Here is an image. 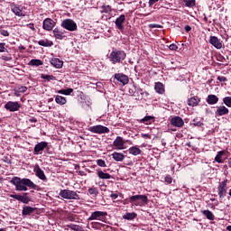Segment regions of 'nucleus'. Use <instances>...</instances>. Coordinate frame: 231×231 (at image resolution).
Returning <instances> with one entry per match:
<instances>
[{
	"instance_id": "f257e3e1",
	"label": "nucleus",
	"mask_w": 231,
	"mask_h": 231,
	"mask_svg": "<svg viewBox=\"0 0 231 231\" xmlns=\"http://www.w3.org/2000/svg\"><path fill=\"white\" fill-rule=\"evenodd\" d=\"M11 183L12 185H14L15 190H18L19 192H26L28 188L33 189V190H42L39 185L33 183L32 180L26 178L21 179L20 177H14L11 180Z\"/></svg>"
},
{
	"instance_id": "f03ea898",
	"label": "nucleus",
	"mask_w": 231,
	"mask_h": 231,
	"mask_svg": "<svg viewBox=\"0 0 231 231\" xmlns=\"http://www.w3.org/2000/svg\"><path fill=\"white\" fill-rule=\"evenodd\" d=\"M125 57H127L125 51H118L116 49L112 51L109 55L110 62H112V64H120L122 60H125Z\"/></svg>"
},
{
	"instance_id": "7ed1b4c3",
	"label": "nucleus",
	"mask_w": 231,
	"mask_h": 231,
	"mask_svg": "<svg viewBox=\"0 0 231 231\" xmlns=\"http://www.w3.org/2000/svg\"><path fill=\"white\" fill-rule=\"evenodd\" d=\"M129 203L135 205V207H145L149 204V199L147 195H134L130 197Z\"/></svg>"
},
{
	"instance_id": "20e7f679",
	"label": "nucleus",
	"mask_w": 231,
	"mask_h": 231,
	"mask_svg": "<svg viewBox=\"0 0 231 231\" xmlns=\"http://www.w3.org/2000/svg\"><path fill=\"white\" fill-rule=\"evenodd\" d=\"M29 194L30 193L28 192H23L22 194H11L9 197L13 198V199L20 201L21 203H23L24 205H28V203L32 201V198L29 196Z\"/></svg>"
},
{
	"instance_id": "39448f33",
	"label": "nucleus",
	"mask_w": 231,
	"mask_h": 231,
	"mask_svg": "<svg viewBox=\"0 0 231 231\" xmlns=\"http://www.w3.org/2000/svg\"><path fill=\"white\" fill-rule=\"evenodd\" d=\"M60 196L64 199H80V196L77 194V191L69 189H61L60 192Z\"/></svg>"
},
{
	"instance_id": "423d86ee",
	"label": "nucleus",
	"mask_w": 231,
	"mask_h": 231,
	"mask_svg": "<svg viewBox=\"0 0 231 231\" xmlns=\"http://www.w3.org/2000/svg\"><path fill=\"white\" fill-rule=\"evenodd\" d=\"M61 27L69 32H75L77 31V23L71 19H65L61 23Z\"/></svg>"
},
{
	"instance_id": "0eeeda50",
	"label": "nucleus",
	"mask_w": 231,
	"mask_h": 231,
	"mask_svg": "<svg viewBox=\"0 0 231 231\" xmlns=\"http://www.w3.org/2000/svg\"><path fill=\"white\" fill-rule=\"evenodd\" d=\"M5 109H6V111H10L11 113H15V111H19V109H21V104H19L17 101H8L5 105Z\"/></svg>"
},
{
	"instance_id": "6e6552de",
	"label": "nucleus",
	"mask_w": 231,
	"mask_h": 231,
	"mask_svg": "<svg viewBox=\"0 0 231 231\" xmlns=\"http://www.w3.org/2000/svg\"><path fill=\"white\" fill-rule=\"evenodd\" d=\"M88 131H90L91 133H96L97 134H105L109 133V128L101 125H97L95 126H91Z\"/></svg>"
},
{
	"instance_id": "1a4fd4ad",
	"label": "nucleus",
	"mask_w": 231,
	"mask_h": 231,
	"mask_svg": "<svg viewBox=\"0 0 231 231\" xmlns=\"http://www.w3.org/2000/svg\"><path fill=\"white\" fill-rule=\"evenodd\" d=\"M106 216H107V212L94 211L91 213L90 217H88V221H95V220L102 221V219H104Z\"/></svg>"
},
{
	"instance_id": "9d476101",
	"label": "nucleus",
	"mask_w": 231,
	"mask_h": 231,
	"mask_svg": "<svg viewBox=\"0 0 231 231\" xmlns=\"http://www.w3.org/2000/svg\"><path fill=\"white\" fill-rule=\"evenodd\" d=\"M56 24H57V23H55V21H53V19L46 18L43 20L42 28L46 32H51V30H53V28H55Z\"/></svg>"
},
{
	"instance_id": "9b49d317",
	"label": "nucleus",
	"mask_w": 231,
	"mask_h": 231,
	"mask_svg": "<svg viewBox=\"0 0 231 231\" xmlns=\"http://www.w3.org/2000/svg\"><path fill=\"white\" fill-rule=\"evenodd\" d=\"M226 183H228V180H223L218 184L217 192L220 199L226 196Z\"/></svg>"
},
{
	"instance_id": "f8f14e48",
	"label": "nucleus",
	"mask_w": 231,
	"mask_h": 231,
	"mask_svg": "<svg viewBox=\"0 0 231 231\" xmlns=\"http://www.w3.org/2000/svg\"><path fill=\"white\" fill-rule=\"evenodd\" d=\"M48 149V143L41 142L34 146L33 154H42V151Z\"/></svg>"
},
{
	"instance_id": "ddd939ff",
	"label": "nucleus",
	"mask_w": 231,
	"mask_h": 231,
	"mask_svg": "<svg viewBox=\"0 0 231 231\" xmlns=\"http://www.w3.org/2000/svg\"><path fill=\"white\" fill-rule=\"evenodd\" d=\"M115 79H116V80H117V82H121V84H123V86L129 84V77H127L124 73H116Z\"/></svg>"
},
{
	"instance_id": "4468645a",
	"label": "nucleus",
	"mask_w": 231,
	"mask_h": 231,
	"mask_svg": "<svg viewBox=\"0 0 231 231\" xmlns=\"http://www.w3.org/2000/svg\"><path fill=\"white\" fill-rule=\"evenodd\" d=\"M209 44H212V46H214V48H217V50H221V48H223V43L221 42V40H219L216 36H210Z\"/></svg>"
},
{
	"instance_id": "2eb2a0df",
	"label": "nucleus",
	"mask_w": 231,
	"mask_h": 231,
	"mask_svg": "<svg viewBox=\"0 0 231 231\" xmlns=\"http://www.w3.org/2000/svg\"><path fill=\"white\" fill-rule=\"evenodd\" d=\"M125 23V14H121L119 17L116 19L115 24L117 30L122 32L124 30V23Z\"/></svg>"
},
{
	"instance_id": "dca6fc26",
	"label": "nucleus",
	"mask_w": 231,
	"mask_h": 231,
	"mask_svg": "<svg viewBox=\"0 0 231 231\" xmlns=\"http://www.w3.org/2000/svg\"><path fill=\"white\" fill-rule=\"evenodd\" d=\"M171 125H174V127H183V125H185V122L180 116L172 117L171 120Z\"/></svg>"
},
{
	"instance_id": "f3484780",
	"label": "nucleus",
	"mask_w": 231,
	"mask_h": 231,
	"mask_svg": "<svg viewBox=\"0 0 231 231\" xmlns=\"http://www.w3.org/2000/svg\"><path fill=\"white\" fill-rule=\"evenodd\" d=\"M230 111L226 106H217V111L215 112L216 116H225V115H228Z\"/></svg>"
},
{
	"instance_id": "a211bd4d",
	"label": "nucleus",
	"mask_w": 231,
	"mask_h": 231,
	"mask_svg": "<svg viewBox=\"0 0 231 231\" xmlns=\"http://www.w3.org/2000/svg\"><path fill=\"white\" fill-rule=\"evenodd\" d=\"M33 171L37 178H39V180H42V181H46V175L44 174V171L41 169L39 165H36Z\"/></svg>"
},
{
	"instance_id": "6ab92c4d",
	"label": "nucleus",
	"mask_w": 231,
	"mask_h": 231,
	"mask_svg": "<svg viewBox=\"0 0 231 231\" xmlns=\"http://www.w3.org/2000/svg\"><path fill=\"white\" fill-rule=\"evenodd\" d=\"M28 88L26 86L18 85L14 88V97H21V93H26Z\"/></svg>"
},
{
	"instance_id": "aec40b11",
	"label": "nucleus",
	"mask_w": 231,
	"mask_h": 231,
	"mask_svg": "<svg viewBox=\"0 0 231 231\" xmlns=\"http://www.w3.org/2000/svg\"><path fill=\"white\" fill-rule=\"evenodd\" d=\"M36 210H37V208L24 206L22 210V216H32V214H33Z\"/></svg>"
},
{
	"instance_id": "412c9836",
	"label": "nucleus",
	"mask_w": 231,
	"mask_h": 231,
	"mask_svg": "<svg viewBox=\"0 0 231 231\" xmlns=\"http://www.w3.org/2000/svg\"><path fill=\"white\" fill-rule=\"evenodd\" d=\"M206 102L209 105V106H214L216 104H217V102H219V97H217V96L216 95H208Z\"/></svg>"
},
{
	"instance_id": "4be33fe9",
	"label": "nucleus",
	"mask_w": 231,
	"mask_h": 231,
	"mask_svg": "<svg viewBox=\"0 0 231 231\" xmlns=\"http://www.w3.org/2000/svg\"><path fill=\"white\" fill-rule=\"evenodd\" d=\"M11 11L13 14H14V15H17V17L24 16V14H23V9H20V7L14 4L11 5Z\"/></svg>"
},
{
	"instance_id": "5701e85b",
	"label": "nucleus",
	"mask_w": 231,
	"mask_h": 231,
	"mask_svg": "<svg viewBox=\"0 0 231 231\" xmlns=\"http://www.w3.org/2000/svg\"><path fill=\"white\" fill-rule=\"evenodd\" d=\"M124 138L117 136L116 140L114 141V146L116 147L119 151H122L124 149Z\"/></svg>"
},
{
	"instance_id": "b1692460",
	"label": "nucleus",
	"mask_w": 231,
	"mask_h": 231,
	"mask_svg": "<svg viewBox=\"0 0 231 231\" xmlns=\"http://www.w3.org/2000/svg\"><path fill=\"white\" fill-rule=\"evenodd\" d=\"M51 64L54 68H57V69H60V68H62V66L64 65V62L60 60L59 58H52L51 60Z\"/></svg>"
},
{
	"instance_id": "393cba45",
	"label": "nucleus",
	"mask_w": 231,
	"mask_h": 231,
	"mask_svg": "<svg viewBox=\"0 0 231 231\" xmlns=\"http://www.w3.org/2000/svg\"><path fill=\"white\" fill-rule=\"evenodd\" d=\"M154 89L159 95H163V93H165V86H163L162 82L155 83Z\"/></svg>"
},
{
	"instance_id": "a878e982",
	"label": "nucleus",
	"mask_w": 231,
	"mask_h": 231,
	"mask_svg": "<svg viewBox=\"0 0 231 231\" xmlns=\"http://www.w3.org/2000/svg\"><path fill=\"white\" fill-rule=\"evenodd\" d=\"M39 46H43V48H51L53 46V42L44 39V40H40L38 42Z\"/></svg>"
},
{
	"instance_id": "bb28decb",
	"label": "nucleus",
	"mask_w": 231,
	"mask_h": 231,
	"mask_svg": "<svg viewBox=\"0 0 231 231\" xmlns=\"http://www.w3.org/2000/svg\"><path fill=\"white\" fill-rule=\"evenodd\" d=\"M112 158L115 160V162H124L125 155H124V153L114 152L112 153Z\"/></svg>"
},
{
	"instance_id": "cd10ccee",
	"label": "nucleus",
	"mask_w": 231,
	"mask_h": 231,
	"mask_svg": "<svg viewBox=\"0 0 231 231\" xmlns=\"http://www.w3.org/2000/svg\"><path fill=\"white\" fill-rule=\"evenodd\" d=\"M53 35L55 39H58L59 41H62V39H64V32L57 27L53 30Z\"/></svg>"
},
{
	"instance_id": "c85d7f7f",
	"label": "nucleus",
	"mask_w": 231,
	"mask_h": 231,
	"mask_svg": "<svg viewBox=\"0 0 231 231\" xmlns=\"http://www.w3.org/2000/svg\"><path fill=\"white\" fill-rule=\"evenodd\" d=\"M128 152L133 156H138V154H142V150H140V148L137 146H133L128 149Z\"/></svg>"
},
{
	"instance_id": "c756f323",
	"label": "nucleus",
	"mask_w": 231,
	"mask_h": 231,
	"mask_svg": "<svg viewBox=\"0 0 231 231\" xmlns=\"http://www.w3.org/2000/svg\"><path fill=\"white\" fill-rule=\"evenodd\" d=\"M225 154H226V151H219L217 152V156L215 157V162H217V163H223V156H225Z\"/></svg>"
},
{
	"instance_id": "7c9ffc66",
	"label": "nucleus",
	"mask_w": 231,
	"mask_h": 231,
	"mask_svg": "<svg viewBox=\"0 0 231 231\" xmlns=\"http://www.w3.org/2000/svg\"><path fill=\"white\" fill-rule=\"evenodd\" d=\"M138 215L135 212L126 213L123 216V219H126L127 221H133V219H136Z\"/></svg>"
},
{
	"instance_id": "2f4dec72",
	"label": "nucleus",
	"mask_w": 231,
	"mask_h": 231,
	"mask_svg": "<svg viewBox=\"0 0 231 231\" xmlns=\"http://www.w3.org/2000/svg\"><path fill=\"white\" fill-rule=\"evenodd\" d=\"M97 176L100 178V180H111V174L106 173L102 171H97Z\"/></svg>"
},
{
	"instance_id": "473e14b6",
	"label": "nucleus",
	"mask_w": 231,
	"mask_h": 231,
	"mask_svg": "<svg viewBox=\"0 0 231 231\" xmlns=\"http://www.w3.org/2000/svg\"><path fill=\"white\" fill-rule=\"evenodd\" d=\"M202 214L203 216H205L207 217V219H208L209 221H214V214L211 213L210 210L206 209V210H202Z\"/></svg>"
},
{
	"instance_id": "72a5a7b5",
	"label": "nucleus",
	"mask_w": 231,
	"mask_h": 231,
	"mask_svg": "<svg viewBox=\"0 0 231 231\" xmlns=\"http://www.w3.org/2000/svg\"><path fill=\"white\" fill-rule=\"evenodd\" d=\"M55 102H56V104H59L60 106H64V104H66L67 100H66V97H64L62 96H56Z\"/></svg>"
},
{
	"instance_id": "f704fd0d",
	"label": "nucleus",
	"mask_w": 231,
	"mask_h": 231,
	"mask_svg": "<svg viewBox=\"0 0 231 231\" xmlns=\"http://www.w3.org/2000/svg\"><path fill=\"white\" fill-rule=\"evenodd\" d=\"M199 104V101H198V98L196 97H191L188 99V106H191V107H196Z\"/></svg>"
},
{
	"instance_id": "c9c22d12",
	"label": "nucleus",
	"mask_w": 231,
	"mask_h": 231,
	"mask_svg": "<svg viewBox=\"0 0 231 231\" xmlns=\"http://www.w3.org/2000/svg\"><path fill=\"white\" fill-rule=\"evenodd\" d=\"M152 120H154V116H144L141 122H143V124H146V125H149V124H152Z\"/></svg>"
},
{
	"instance_id": "e433bc0d",
	"label": "nucleus",
	"mask_w": 231,
	"mask_h": 231,
	"mask_svg": "<svg viewBox=\"0 0 231 231\" xmlns=\"http://www.w3.org/2000/svg\"><path fill=\"white\" fill-rule=\"evenodd\" d=\"M128 93L131 97H134V93H136V85L130 84L128 86Z\"/></svg>"
},
{
	"instance_id": "4c0bfd02",
	"label": "nucleus",
	"mask_w": 231,
	"mask_h": 231,
	"mask_svg": "<svg viewBox=\"0 0 231 231\" xmlns=\"http://www.w3.org/2000/svg\"><path fill=\"white\" fill-rule=\"evenodd\" d=\"M88 193L90 196H93V198H97L98 196V189L95 187L89 188Z\"/></svg>"
},
{
	"instance_id": "58836bf2",
	"label": "nucleus",
	"mask_w": 231,
	"mask_h": 231,
	"mask_svg": "<svg viewBox=\"0 0 231 231\" xmlns=\"http://www.w3.org/2000/svg\"><path fill=\"white\" fill-rule=\"evenodd\" d=\"M42 60H31L29 62L30 66H42Z\"/></svg>"
},
{
	"instance_id": "ea45409f",
	"label": "nucleus",
	"mask_w": 231,
	"mask_h": 231,
	"mask_svg": "<svg viewBox=\"0 0 231 231\" xmlns=\"http://www.w3.org/2000/svg\"><path fill=\"white\" fill-rule=\"evenodd\" d=\"M60 95H71L73 93V88H65V89H60L58 91Z\"/></svg>"
},
{
	"instance_id": "a19ab883",
	"label": "nucleus",
	"mask_w": 231,
	"mask_h": 231,
	"mask_svg": "<svg viewBox=\"0 0 231 231\" xmlns=\"http://www.w3.org/2000/svg\"><path fill=\"white\" fill-rule=\"evenodd\" d=\"M41 79L43 80H48V82H50V80H56V78L53 75L42 74Z\"/></svg>"
},
{
	"instance_id": "79ce46f5",
	"label": "nucleus",
	"mask_w": 231,
	"mask_h": 231,
	"mask_svg": "<svg viewBox=\"0 0 231 231\" xmlns=\"http://www.w3.org/2000/svg\"><path fill=\"white\" fill-rule=\"evenodd\" d=\"M101 8V14H111V12L113 11L111 9V5H102Z\"/></svg>"
},
{
	"instance_id": "37998d69",
	"label": "nucleus",
	"mask_w": 231,
	"mask_h": 231,
	"mask_svg": "<svg viewBox=\"0 0 231 231\" xmlns=\"http://www.w3.org/2000/svg\"><path fill=\"white\" fill-rule=\"evenodd\" d=\"M186 6H188L189 8H192V6H195L196 5V0H183Z\"/></svg>"
},
{
	"instance_id": "c03bdc74",
	"label": "nucleus",
	"mask_w": 231,
	"mask_h": 231,
	"mask_svg": "<svg viewBox=\"0 0 231 231\" xmlns=\"http://www.w3.org/2000/svg\"><path fill=\"white\" fill-rule=\"evenodd\" d=\"M223 103L225 104V106H226L227 107H231V97H226L223 98Z\"/></svg>"
},
{
	"instance_id": "a18cd8bd",
	"label": "nucleus",
	"mask_w": 231,
	"mask_h": 231,
	"mask_svg": "<svg viewBox=\"0 0 231 231\" xmlns=\"http://www.w3.org/2000/svg\"><path fill=\"white\" fill-rule=\"evenodd\" d=\"M140 95H143V89L140 88V87L135 86V93L134 97H140Z\"/></svg>"
},
{
	"instance_id": "49530a36",
	"label": "nucleus",
	"mask_w": 231,
	"mask_h": 231,
	"mask_svg": "<svg viewBox=\"0 0 231 231\" xmlns=\"http://www.w3.org/2000/svg\"><path fill=\"white\" fill-rule=\"evenodd\" d=\"M69 228H70V230H74V231H79L80 230V226L79 225H75V224H70L67 226Z\"/></svg>"
},
{
	"instance_id": "de8ad7c7",
	"label": "nucleus",
	"mask_w": 231,
	"mask_h": 231,
	"mask_svg": "<svg viewBox=\"0 0 231 231\" xmlns=\"http://www.w3.org/2000/svg\"><path fill=\"white\" fill-rule=\"evenodd\" d=\"M97 165H98V167H107V165L106 164V161L102 159L97 160Z\"/></svg>"
},
{
	"instance_id": "09e8293b",
	"label": "nucleus",
	"mask_w": 231,
	"mask_h": 231,
	"mask_svg": "<svg viewBox=\"0 0 231 231\" xmlns=\"http://www.w3.org/2000/svg\"><path fill=\"white\" fill-rule=\"evenodd\" d=\"M192 125H195V127H201L203 125V123L201 121H198V119H193Z\"/></svg>"
},
{
	"instance_id": "8fccbe9b",
	"label": "nucleus",
	"mask_w": 231,
	"mask_h": 231,
	"mask_svg": "<svg viewBox=\"0 0 231 231\" xmlns=\"http://www.w3.org/2000/svg\"><path fill=\"white\" fill-rule=\"evenodd\" d=\"M5 46H6V43L5 42L0 43V53H5V51H8V50L5 48Z\"/></svg>"
},
{
	"instance_id": "3c124183",
	"label": "nucleus",
	"mask_w": 231,
	"mask_h": 231,
	"mask_svg": "<svg viewBox=\"0 0 231 231\" xmlns=\"http://www.w3.org/2000/svg\"><path fill=\"white\" fill-rule=\"evenodd\" d=\"M164 180H165L166 183H168L169 185H171V183H172V177L171 175H167Z\"/></svg>"
},
{
	"instance_id": "603ef678",
	"label": "nucleus",
	"mask_w": 231,
	"mask_h": 231,
	"mask_svg": "<svg viewBox=\"0 0 231 231\" xmlns=\"http://www.w3.org/2000/svg\"><path fill=\"white\" fill-rule=\"evenodd\" d=\"M0 34H2L4 37H8L10 32H8L6 30H0Z\"/></svg>"
},
{
	"instance_id": "864d4df0",
	"label": "nucleus",
	"mask_w": 231,
	"mask_h": 231,
	"mask_svg": "<svg viewBox=\"0 0 231 231\" xmlns=\"http://www.w3.org/2000/svg\"><path fill=\"white\" fill-rule=\"evenodd\" d=\"M217 80H219V82H226V77H225V76H218L217 78Z\"/></svg>"
},
{
	"instance_id": "5fc2aeb1",
	"label": "nucleus",
	"mask_w": 231,
	"mask_h": 231,
	"mask_svg": "<svg viewBox=\"0 0 231 231\" xmlns=\"http://www.w3.org/2000/svg\"><path fill=\"white\" fill-rule=\"evenodd\" d=\"M170 50H171V51H176V50H178V45L174 44V43H171L170 46H169Z\"/></svg>"
},
{
	"instance_id": "6e6d98bb",
	"label": "nucleus",
	"mask_w": 231,
	"mask_h": 231,
	"mask_svg": "<svg viewBox=\"0 0 231 231\" xmlns=\"http://www.w3.org/2000/svg\"><path fill=\"white\" fill-rule=\"evenodd\" d=\"M219 62H225V56L219 55L217 59Z\"/></svg>"
},
{
	"instance_id": "4d7b16f0",
	"label": "nucleus",
	"mask_w": 231,
	"mask_h": 231,
	"mask_svg": "<svg viewBox=\"0 0 231 231\" xmlns=\"http://www.w3.org/2000/svg\"><path fill=\"white\" fill-rule=\"evenodd\" d=\"M28 28H30V30H32V32H35V24L33 23H29L27 24Z\"/></svg>"
},
{
	"instance_id": "13d9d810",
	"label": "nucleus",
	"mask_w": 231,
	"mask_h": 231,
	"mask_svg": "<svg viewBox=\"0 0 231 231\" xmlns=\"http://www.w3.org/2000/svg\"><path fill=\"white\" fill-rule=\"evenodd\" d=\"M110 198H111L112 199H116V198H118V194H116V193H111Z\"/></svg>"
},
{
	"instance_id": "bf43d9fd",
	"label": "nucleus",
	"mask_w": 231,
	"mask_h": 231,
	"mask_svg": "<svg viewBox=\"0 0 231 231\" xmlns=\"http://www.w3.org/2000/svg\"><path fill=\"white\" fill-rule=\"evenodd\" d=\"M158 1L160 0H149V6H152V5H154V3H158Z\"/></svg>"
},
{
	"instance_id": "052dcab7",
	"label": "nucleus",
	"mask_w": 231,
	"mask_h": 231,
	"mask_svg": "<svg viewBox=\"0 0 231 231\" xmlns=\"http://www.w3.org/2000/svg\"><path fill=\"white\" fill-rule=\"evenodd\" d=\"M184 30H185V32H190V30H192V27H190V25H186L184 27Z\"/></svg>"
},
{
	"instance_id": "680f3d73",
	"label": "nucleus",
	"mask_w": 231,
	"mask_h": 231,
	"mask_svg": "<svg viewBox=\"0 0 231 231\" xmlns=\"http://www.w3.org/2000/svg\"><path fill=\"white\" fill-rule=\"evenodd\" d=\"M29 122H31V124H37V119L35 117H32L29 119Z\"/></svg>"
},
{
	"instance_id": "e2e57ef3",
	"label": "nucleus",
	"mask_w": 231,
	"mask_h": 231,
	"mask_svg": "<svg viewBox=\"0 0 231 231\" xmlns=\"http://www.w3.org/2000/svg\"><path fill=\"white\" fill-rule=\"evenodd\" d=\"M150 27L151 28H162V25L153 23V24H151Z\"/></svg>"
},
{
	"instance_id": "0e129e2a",
	"label": "nucleus",
	"mask_w": 231,
	"mask_h": 231,
	"mask_svg": "<svg viewBox=\"0 0 231 231\" xmlns=\"http://www.w3.org/2000/svg\"><path fill=\"white\" fill-rule=\"evenodd\" d=\"M227 165L231 169V157L227 160Z\"/></svg>"
},
{
	"instance_id": "69168bd1",
	"label": "nucleus",
	"mask_w": 231,
	"mask_h": 231,
	"mask_svg": "<svg viewBox=\"0 0 231 231\" xmlns=\"http://www.w3.org/2000/svg\"><path fill=\"white\" fill-rule=\"evenodd\" d=\"M2 60H10V58H9V57H6V56H3V57H2Z\"/></svg>"
},
{
	"instance_id": "338daca9",
	"label": "nucleus",
	"mask_w": 231,
	"mask_h": 231,
	"mask_svg": "<svg viewBox=\"0 0 231 231\" xmlns=\"http://www.w3.org/2000/svg\"><path fill=\"white\" fill-rule=\"evenodd\" d=\"M226 230L231 231V226H227Z\"/></svg>"
},
{
	"instance_id": "774afa93",
	"label": "nucleus",
	"mask_w": 231,
	"mask_h": 231,
	"mask_svg": "<svg viewBox=\"0 0 231 231\" xmlns=\"http://www.w3.org/2000/svg\"><path fill=\"white\" fill-rule=\"evenodd\" d=\"M69 221H74L73 217H69Z\"/></svg>"
}]
</instances>
